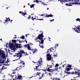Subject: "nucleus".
Listing matches in <instances>:
<instances>
[{"label": "nucleus", "mask_w": 80, "mask_h": 80, "mask_svg": "<svg viewBox=\"0 0 80 80\" xmlns=\"http://www.w3.org/2000/svg\"><path fill=\"white\" fill-rule=\"evenodd\" d=\"M13 74H15V72H13Z\"/></svg>", "instance_id": "obj_58"}, {"label": "nucleus", "mask_w": 80, "mask_h": 80, "mask_svg": "<svg viewBox=\"0 0 80 80\" xmlns=\"http://www.w3.org/2000/svg\"><path fill=\"white\" fill-rule=\"evenodd\" d=\"M44 73H44V72H43L42 73V74L41 75V76H42L41 77H43L44 75Z\"/></svg>", "instance_id": "obj_32"}, {"label": "nucleus", "mask_w": 80, "mask_h": 80, "mask_svg": "<svg viewBox=\"0 0 80 80\" xmlns=\"http://www.w3.org/2000/svg\"><path fill=\"white\" fill-rule=\"evenodd\" d=\"M27 14L26 12L24 13V12H22V15H23V16H24V15H25Z\"/></svg>", "instance_id": "obj_29"}, {"label": "nucleus", "mask_w": 80, "mask_h": 80, "mask_svg": "<svg viewBox=\"0 0 80 80\" xmlns=\"http://www.w3.org/2000/svg\"><path fill=\"white\" fill-rule=\"evenodd\" d=\"M43 71L44 72V73H45V74H47V75H49V77H50L51 76V75L50 74V72H48L47 70H43Z\"/></svg>", "instance_id": "obj_10"}, {"label": "nucleus", "mask_w": 80, "mask_h": 80, "mask_svg": "<svg viewBox=\"0 0 80 80\" xmlns=\"http://www.w3.org/2000/svg\"><path fill=\"white\" fill-rule=\"evenodd\" d=\"M53 80H60L59 78H53Z\"/></svg>", "instance_id": "obj_22"}, {"label": "nucleus", "mask_w": 80, "mask_h": 80, "mask_svg": "<svg viewBox=\"0 0 80 80\" xmlns=\"http://www.w3.org/2000/svg\"><path fill=\"white\" fill-rule=\"evenodd\" d=\"M58 70V68H55V69H54V72H56Z\"/></svg>", "instance_id": "obj_23"}, {"label": "nucleus", "mask_w": 80, "mask_h": 80, "mask_svg": "<svg viewBox=\"0 0 80 80\" xmlns=\"http://www.w3.org/2000/svg\"><path fill=\"white\" fill-rule=\"evenodd\" d=\"M76 70L77 71H75V73L77 75H78L79 77H80V72H80V70L78 69H76Z\"/></svg>", "instance_id": "obj_9"}, {"label": "nucleus", "mask_w": 80, "mask_h": 80, "mask_svg": "<svg viewBox=\"0 0 80 80\" xmlns=\"http://www.w3.org/2000/svg\"><path fill=\"white\" fill-rule=\"evenodd\" d=\"M41 73V72H38L37 73V75H40V74Z\"/></svg>", "instance_id": "obj_34"}, {"label": "nucleus", "mask_w": 80, "mask_h": 80, "mask_svg": "<svg viewBox=\"0 0 80 80\" xmlns=\"http://www.w3.org/2000/svg\"><path fill=\"white\" fill-rule=\"evenodd\" d=\"M19 43H22V42L20 41V40H19Z\"/></svg>", "instance_id": "obj_51"}, {"label": "nucleus", "mask_w": 80, "mask_h": 80, "mask_svg": "<svg viewBox=\"0 0 80 80\" xmlns=\"http://www.w3.org/2000/svg\"><path fill=\"white\" fill-rule=\"evenodd\" d=\"M56 1L57 0H56ZM58 1H61V0H58Z\"/></svg>", "instance_id": "obj_55"}, {"label": "nucleus", "mask_w": 80, "mask_h": 80, "mask_svg": "<svg viewBox=\"0 0 80 80\" xmlns=\"http://www.w3.org/2000/svg\"><path fill=\"white\" fill-rule=\"evenodd\" d=\"M53 65H54L53 63H52L51 66H52H52H53Z\"/></svg>", "instance_id": "obj_47"}, {"label": "nucleus", "mask_w": 80, "mask_h": 80, "mask_svg": "<svg viewBox=\"0 0 80 80\" xmlns=\"http://www.w3.org/2000/svg\"><path fill=\"white\" fill-rule=\"evenodd\" d=\"M19 13H21V14L23 13V12L20 11V12H19Z\"/></svg>", "instance_id": "obj_42"}, {"label": "nucleus", "mask_w": 80, "mask_h": 80, "mask_svg": "<svg viewBox=\"0 0 80 80\" xmlns=\"http://www.w3.org/2000/svg\"><path fill=\"white\" fill-rule=\"evenodd\" d=\"M31 18H32V20H35V18H33V17L32 16V17H31Z\"/></svg>", "instance_id": "obj_31"}, {"label": "nucleus", "mask_w": 80, "mask_h": 80, "mask_svg": "<svg viewBox=\"0 0 80 80\" xmlns=\"http://www.w3.org/2000/svg\"><path fill=\"white\" fill-rule=\"evenodd\" d=\"M38 0H36V3H38Z\"/></svg>", "instance_id": "obj_43"}, {"label": "nucleus", "mask_w": 80, "mask_h": 80, "mask_svg": "<svg viewBox=\"0 0 80 80\" xmlns=\"http://www.w3.org/2000/svg\"><path fill=\"white\" fill-rule=\"evenodd\" d=\"M67 67H69V68H70L72 67V66L68 64V65L67 66H66Z\"/></svg>", "instance_id": "obj_27"}, {"label": "nucleus", "mask_w": 80, "mask_h": 80, "mask_svg": "<svg viewBox=\"0 0 80 80\" xmlns=\"http://www.w3.org/2000/svg\"><path fill=\"white\" fill-rule=\"evenodd\" d=\"M53 51L55 52V50L53 49V48H51L50 49L47 51V52H53Z\"/></svg>", "instance_id": "obj_11"}, {"label": "nucleus", "mask_w": 80, "mask_h": 80, "mask_svg": "<svg viewBox=\"0 0 80 80\" xmlns=\"http://www.w3.org/2000/svg\"><path fill=\"white\" fill-rule=\"evenodd\" d=\"M52 55H53V56H57V55L55 54H52Z\"/></svg>", "instance_id": "obj_49"}, {"label": "nucleus", "mask_w": 80, "mask_h": 80, "mask_svg": "<svg viewBox=\"0 0 80 80\" xmlns=\"http://www.w3.org/2000/svg\"><path fill=\"white\" fill-rule=\"evenodd\" d=\"M9 42V43L8 42L7 43V46L9 47L10 48H11V49L13 50H16V48H15V45H14L13 43H11L10 41Z\"/></svg>", "instance_id": "obj_4"}, {"label": "nucleus", "mask_w": 80, "mask_h": 80, "mask_svg": "<svg viewBox=\"0 0 80 80\" xmlns=\"http://www.w3.org/2000/svg\"><path fill=\"white\" fill-rule=\"evenodd\" d=\"M80 26H78L76 28H74V30L76 31V32H78V33H80Z\"/></svg>", "instance_id": "obj_7"}, {"label": "nucleus", "mask_w": 80, "mask_h": 80, "mask_svg": "<svg viewBox=\"0 0 80 80\" xmlns=\"http://www.w3.org/2000/svg\"><path fill=\"white\" fill-rule=\"evenodd\" d=\"M25 46L26 47H27V48H28V50H32V51L33 50V49H31L30 48V47L29 44H28V45H25Z\"/></svg>", "instance_id": "obj_13"}, {"label": "nucleus", "mask_w": 80, "mask_h": 80, "mask_svg": "<svg viewBox=\"0 0 80 80\" xmlns=\"http://www.w3.org/2000/svg\"><path fill=\"white\" fill-rule=\"evenodd\" d=\"M38 67V66H36V68H37Z\"/></svg>", "instance_id": "obj_50"}, {"label": "nucleus", "mask_w": 80, "mask_h": 80, "mask_svg": "<svg viewBox=\"0 0 80 80\" xmlns=\"http://www.w3.org/2000/svg\"><path fill=\"white\" fill-rule=\"evenodd\" d=\"M44 14L41 15V16H43Z\"/></svg>", "instance_id": "obj_52"}, {"label": "nucleus", "mask_w": 80, "mask_h": 80, "mask_svg": "<svg viewBox=\"0 0 80 80\" xmlns=\"http://www.w3.org/2000/svg\"><path fill=\"white\" fill-rule=\"evenodd\" d=\"M25 36H26V37H27V34H26L25 35Z\"/></svg>", "instance_id": "obj_56"}, {"label": "nucleus", "mask_w": 80, "mask_h": 80, "mask_svg": "<svg viewBox=\"0 0 80 80\" xmlns=\"http://www.w3.org/2000/svg\"><path fill=\"white\" fill-rule=\"evenodd\" d=\"M30 17H31V16H29V17H28V20H29V19H30Z\"/></svg>", "instance_id": "obj_41"}, {"label": "nucleus", "mask_w": 80, "mask_h": 80, "mask_svg": "<svg viewBox=\"0 0 80 80\" xmlns=\"http://www.w3.org/2000/svg\"><path fill=\"white\" fill-rule=\"evenodd\" d=\"M50 2V1H53V0H49Z\"/></svg>", "instance_id": "obj_62"}, {"label": "nucleus", "mask_w": 80, "mask_h": 80, "mask_svg": "<svg viewBox=\"0 0 80 80\" xmlns=\"http://www.w3.org/2000/svg\"><path fill=\"white\" fill-rule=\"evenodd\" d=\"M0 57L1 60L0 63H5V55L4 54V52L2 51H0ZM2 72V70L0 69V73Z\"/></svg>", "instance_id": "obj_2"}, {"label": "nucleus", "mask_w": 80, "mask_h": 80, "mask_svg": "<svg viewBox=\"0 0 80 80\" xmlns=\"http://www.w3.org/2000/svg\"><path fill=\"white\" fill-rule=\"evenodd\" d=\"M33 77V76H32V77H30L29 78H32Z\"/></svg>", "instance_id": "obj_60"}, {"label": "nucleus", "mask_w": 80, "mask_h": 80, "mask_svg": "<svg viewBox=\"0 0 80 80\" xmlns=\"http://www.w3.org/2000/svg\"><path fill=\"white\" fill-rule=\"evenodd\" d=\"M20 62H21V63H23V61H21Z\"/></svg>", "instance_id": "obj_54"}, {"label": "nucleus", "mask_w": 80, "mask_h": 80, "mask_svg": "<svg viewBox=\"0 0 80 80\" xmlns=\"http://www.w3.org/2000/svg\"><path fill=\"white\" fill-rule=\"evenodd\" d=\"M12 74H12V77L13 79V80H15V78H17V77H16V76L12 75Z\"/></svg>", "instance_id": "obj_16"}, {"label": "nucleus", "mask_w": 80, "mask_h": 80, "mask_svg": "<svg viewBox=\"0 0 80 80\" xmlns=\"http://www.w3.org/2000/svg\"><path fill=\"white\" fill-rule=\"evenodd\" d=\"M20 38H22V39H24L25 38V37L22 36L21 37H20Z\"/></svg>", "instance_id": "obj_36"}, {"label": "nucleus", "mask_w": 80, "mask_h": 80, "mask_svg": "<svg viewBox=\"0 0 80 80\" xmlns=\"http://www.w3.org/2000/svg\"><path fill=\"white\" fill-rule=\"evenodd\" d=\"M34 51L35 52H37V50L35 49V50H34Z\"/></svg>", "instance_id": "obj_45"}, {"label": "nucleus", "mask_w": 80, "mask_h": 80, "mask_svg": "<svg viewBox=\"0 0 80 80\" xmlns=\"http://www.w3.org/2000/svg\"><path fill=\"white\" fill-rule=\"evenodd\" d=\"M24 63H22V65H24Z\"/></svg>", "instance_id": "obj_59"}, {"label": "nucleus", "mask_w": 80, "mask_h": 80, "mask_svg": "<svg viewBox=\"0 0 80 80\" xmlns=\"http://www.w3.org/2000/svg\"><path fill=\"white\" fill-rule=\"evenodd\" d=\"M51 21V22H53V21L54 20V19H53L52 20H50Z\"/></svg>", "instance_id": "obj_44"}, {"label": "nucleus", "mask_w": 80, "mask_h": 80, "mask_svg": "<svg viewBox=\"0 0 80 80\" xmlns=\"http://www.w3.org/2000/svg\"><path fill=\"white\" fill-rule=\"evenodd\" d=\"M34 5H35V4L30 5L31 8H33L34 7Z\"/></svg>", "instance_id": "obj_26"}, {"label": "nucleus", "mask_w": 80, "mask_h": 80, "mask_svg": "<svg viewBox=\"0 0 80 80\" xmlns=\"http://www.w3.org/2000/svg\"><path fill=\"white\" fill-rule=\"evenodd\" d=\"M20 52V53L18 54H16L15 55H14V54H13V52H12V53H10V54H11V55H13L14 57H17L18 59H17L16 60H18L19 61H21L22 59H20V57H22V53H24V51H21Z\"/></svg>", "instance_id": "obj_3"}, {"label": "nucleus", "mask_w": 80, "mask_h": 80, "mask_svg": "<svg viewBox=\"0 0 80 80\" xmlns=\"http://www.w3.org/2000/svg\"><path fill=\"white\" fill-rule=\"evenodd\" d=\"M37 19L39 20H43V18L39 19Z\"/></svg>", "instance_id": "obj_39"}, {"label": "nucleus", "mask_w": 80, "mask_h": 80, "mask_svg": "<svg viewBox=\"0 0 80 80\" xmlns=\"http://www.w3.org/2000/svg\"><path fill=\"white\" fill-rule=\"evenodd\" d=\"M9 59L8 58H7V62H9Z\"/></svg>", "instance_id": "obj_33"}, {"label": "nucleus", "mask_w": 80, "mask_h": 80, "mask_svg": "<svg viewBox=\"0 0 80 80\" xmlns=\"http://www.w3.org/2000/svg\"><path fill=\"white\" fill-rule=\"evenodd\" d=\"M43 34H41L40 35H39L38 37L37 38H36L35 39V42H39V46L41 47V48H43V44L42 43H43Z\"/></svg>", "instance_id": "obj_1"}, {"label": "nucleus", "mask_w": 80, "mask_h": 80, "mask_svg": "<svg viewBox=\"0 0 80 80\" xmlns=\"http://www.w3.org/2000/svg\"><path fill=\"white\" fill-rule=\"evenodd\" d=\"M66 5H68V6H72V4H68V3H66Z\"/></svg>", "instance_id": "obj_37"}, {"label": "nucleus", "mask_w": 80, "mask_h": 80, "mask_svg": "<svg viewBox=\"0 0 80 80\" xmlns=\"http://www.w3.org/2000/svg\"><path fill=\"white\" fill-rule=\"evenodd\" d=\"M53 15H52V14H51L50 15H48V16H47V17H48H48H53Z\"/></svg>", "instance_id": "obj_19"}, {"label": "nucleus", "mask_w": 80, "mask_h": 80, "mask_svg": "<svg viewBox=\"0 0 80 80\" xmlns=\"http://www.w3.org/2000/svg\"><path fill=\"white\" fill-rule=\"evenodd\" d=\"M47 59L48 61L49 60H52V57H51V55L50 54H48L46 56Z\"/></svg>", "instance_id": "obj_8"}, {"label": "nucleus", "mask_w": 80, "mask_h": 80, "mask_svg": "<svg viewBox=\"0 0 80 80\" xmlns=\"http://www.w3.org/2000/svg\"><path fill=\"white\" fill-rule=\"evenodd\" d=\"M21 44H15V47H16L17 48H20V45Z\"/></svg>", "instance_id": "obj_14"}, {"label": "nucleus", "mask_w": 80, "mask_h": 80, "mask_svg": "<svg viewBox=\"0 0 80 80\" xmlns=\"http://www.w3.org/2000/svg\"><path fill=\"white\" fill-rule=\"evenodd\" d=\"M42 3L43 4V5H45V4L44 3V2H42Z\"/></svg>", "instance_id": "obj_57"}, {"label": "nucleus", "mask_w": 80, "mask_h": 80, "mask_svg": "<svg viewBox=\"0 0 80 80\" xmlns=\"http://www.w3.org/2000/svg\"><path fill=\"white\" fill-rule=\"evenodd\" d=\"M76 21H79V22H80V19L79 18H78L77 19H76Z\"/></svg>", "instance_id": "obj_28"}, {"label": "nucleus", "mask_w": 80, "mask_h": 80, "mask_svg": "<svg viewBox=\"0 0 80 80\" xmlns=\"http://www.w3.org/2000/svg\"><path fill=\"white\" fill-rule=\"evenodd\" d=\"M48 14H44V15H43V17H47V18H48Z\"/></svg>", "instance_id": "obj_18"}, {"label": "nucleus", "mask_w": 80, "mask_h": 80, "mask_svg": "<svg viewBox=\"0 0 80 80\" xmlns=\"http://www.w3.org/2000/svg\"><path fill=\"white\" fill-rule=\"evenodd\" d=\"M38 62H33V63H36L37 64H39V65L40 66H43V65L42 64V62H43V61H42V58H41L40 57V59H39V60L38 61Z\"/></svg>", "instance_id": "obj_5"}, {"label": "nucleus", "mask_w": 80, "mask_h": 80, "mask_svg": "<svg viewBox=\"0 0 80 80\" xmlns=\"http://www.w3.org/2000/svg\"><path fill=\"white\" fill-rule=\"evenodd\" d=\"M33 2H36V1H33Z\"/></svg>", "instance_id": "obj_61"}, {"label": "nucleus", "mask_w": 80, "mask_h": 80, "mask_svg": "<svg viewBox=\"0 0 80 80\" xmlns=\"http://www.w3.org/2000/svg\"><path fill=\"white\" fill-rule=\"evenodd\" d=\"M5 65L4 66H3L2 69L4 70V69H5V68H5Z\"/></svg>", "instance_id": "obj_24"}, {"label": "nucleus", "mask_w": 80, "mask_h": 80, "mask_svg": "<svg viewBox=\"0 0 80 80\" xmlns=\"http://www.w3.org/2000/svg\"><path fill=\"white\" fill-rule=\"evenodd\" d=\"M71 73H72V74H74V72H72Z\"/></svg>", "instance_id": "obj_53"}, {"label": "nucleus", "mask_w": 80, "mask_h": 80, "mask_svg": "<svg viewBox=\"0 0 80 80\" xmlns=\"http://www.w3.org/2000/svg\"><path fill=\"white\" fill-rule=\"evenodd\" d=\"M59 65L58 64H56V65L55 66V67H58Z\"/></svg>", "instance_id": "obj_35"}, {"label": "nucleus", "mask_w": 80, "mask_h": 80, "mask_svg": "<svg viewBox=\"0 0 80 80\" xmlns=\"http://www.w3.org/2000/svg\"><path fill=\"white\" fill-rule=\"evenodd\" d=\"M50 69L48 68L47 71H48V72H50Z\"/></svg>", "instance_id": "obj_38"}, {"label": "nucleus", "mask_w": 80, "mask_h": 80, "mask_svg": "<svg viewBox=\"0 0 80 80\" xmlns=\"http://www.w3.org/2000/svg\"><path fill=\"white\" fill-rule=\"evenodd\" d=\"M54 72V69H50V72Z\"/></svg>", "instance_id": "obj_30"}, {"label": "nucleus", "mask_w": 80, "mask_h": 80, "mask_svg": "<svg viewBox=\"0 0 80 80\" xmlns=\"http://www.w3.org/2000/svg\"><path fill=\"white\" fill-rule=\"evenodd\" d=\"M70 74V72L65 71L64 73H62L61 75V76L62 78L65 77V76H67L68 74Z\"/></svg>", "instance_id": "obj_6"}, {"label": "nucleus", "mask_w": 80, "mask_h": 80, "mask_svg": "<svg viewBox=\"0 0 80 80\" xmlns=\"http://www.w3.org/2000/svg\"><path fill=\"white\" fill-rule=\"evenodd\" d=\"M31 15H33V13H31Z\"/></svg>", "instance_id": "obj_63"}, {"label": "nucleus", "mask_w": 80, "mask_h": 80, "mask_svg": "<svg viewBox=\"0 0 80 80\" xmlns=\"http://www.w3.org/2000/svg\"><path fill=\"white\" fill-rule=\"evenodd\" d=\"M24 55L26 56H27V53H24Z\"/></svg>", "instance_id": "obj_46"}, {"label": "nucleus", "mask_w": 80, "mask_h": 80, "mask_svg": "<svg viewBox=\"0 0 80 80\" xmlns=\"http://www.w3.org/2000/svg\"><path fill=\"white\" fill-rule=\"evenodd\" d=\"M48 67L49 68H52V66L49 65Z\"/></svg>", "instance_id": "obj_40"}, {"label": "nucleus", "mask_w": 80, "mask_h": 80, "mask_svg": "<svg viewBox=\"0 0 80 80\" xmlns=\"http://www.w3.org/2000/svg\"><path fill=\"white\" fill-rule=\"evenodd\" d=\"M49 39L50 40V39H51V38H50V37H49Z\"/></svg>", "instance_id": "obj_64"}, {"label": "nucleus", "mask_w": 80, "mask_h": 80, "mask_svg": "<svg viewBox=\"0 0 80 80\" xmlns=\"http://www.w3.org/2000/svg\"><path fill=\"white\" fill-rule=\"evenodd\" d=\"M10 65V64H8V62H6L5 64L4 65L5 66H8V65Z\"/></svg>", "instance_id": "obj_20"}, {"label": "nucleus", "mask_w": 80, "mask_h": 80, "mask_svg": "<svg viewBox=\"0 0 80 80\" xmlns=\"http://www.w3.org/2000/svg\"><path fill=\"white\" fill-rule=\"evenodd\" d=\"M17 78L18 80H22V77L20 75H17Z\"/></svg>", "instance_id": "obj_12"}, {"label": "nucleus", "mask_w": 80, "mask_h": 80, "mask_svg": "<svg viewBox=\"0 0 80 80\" xmlns=\"http://www.w3.org/2000/svg\"><path fill=\"white\" fill-rule=\"evenodd\" d=\"M16 40H12V43H16Z\"/></svg>", "instance_id": "obj_25"}, {"label": "nucleus", "mask_w": 80, "mask_h": 80, "mask_svg": "<svg viewBox=\"0 0 80 80\" xmlns=\"http://www.w3.org/2000/svg\"><path fill=\"white\" fill-rule=\"evenodd\" d=\"M72 68H67L66 69V70H67V71H69Z\"/></svg>", "instance_id": "obj_21"}, {"label": "nucleus", "mask_w": 80, "mask_h": 80, "mask_svg": "<svg viewBox=\"0 0 80 80\" xmlns=\"http://www.w3.org/2000/svg\"><path fill=\"white\" fill-rule=\"evenodd\" d=\"M9 18H6V20H5V23H6V22H8V21H10V19H9Z\"/></svg>", "instance_id": "obj_17"}, {"label": "nucleus", "mask_w": 80, "mask_h": 80, "mask_svg": "<svg viewBox=\"0 0 80 80\" xmlns=\"http://www.w3.org/2000/svg\"><path fill=\"white\" fill-rule=\"evenodd\" d=\"M67 2V0H61L60 1V2L61 3H62V4H63L64 3H65L66 2Z\"/></svg>", "instance_id": "obj_15"}, {"label": "nucleus", "mask_w": 80, "mask_h": 80, "mask_svg": "<svg viewBox=\"0 0 80 80\" xmlns=\"http://www.w3.org/2000/svg\"><path fill=\"white\" fill-rule=\"evenodd\" d=\"M22 66H20L19 67V68H22Z\"/></svg>", "instance_id": "obj_48"}]
</instances>
